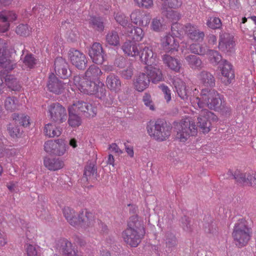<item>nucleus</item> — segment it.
I'll use <instances>...</instances> for the list:
<instances>
[{"mask_svg": "<svg viewBox=\"0 0 256 256\" xmlns=\"http://www.w3.org/2000/svg\"><path fill=\"white\" fill-rule=\"evenodd\" d=\"M106 84L111 92H118L121 90V80L120 78L114 74H110L107 76Z\"/></svg>", "mask_w": 256, "mask_h": 256, "instance_id": "5701e85b", "label": "nucleus"}, {"mask_svg": "<svg viewBox=\"0 0 256 256\" xmlns=\"http://www.w3.org/2000/svg\"><path fill=\"white\" fill-rule=\"evenodd\" d=\"M146 234L142 222L138 220V215L130 218L128 228L122 232L124 242L131 247H136L141 242Z\"/></svg>", "mask_w": 256, "mask_h": 256, "instance_id": "f257e3e1", "label": "nucleus"}, {"mask_svg": "<svg viewBox=\"0 0 256 256\" xmlns=\"http://www.w3.org/2000/svg\"><path fill=\"white\" fill-rule=\"evenodd\" d=\"M206 55L208 56L210 62L213 66H216L220 62L222 63L224 60L222 58V56L217 50L208 49Z\"/></svg>", "mask_w": 256, "mask_h": 256, "instance_id": "ea45409f", "label": "nucleus"}, {"mask_svg": "<svg viewBox=\"0 0 256 256\" xmlns=\"http://www.w3.org/2000/svg\"><path fill=\"white\" fill-rule=\"evenodd\" d=\"M26 252L28 256H38L36 247L32 244L28 245Z\"/></svg>", "mask_w": 256, "mask_h": 256, "instance_id": "774afa93", "label": "nucleus"}, {"mask_svg": "<svg viewBox=\"0 0 256 256\" xmlns=\"http://www.w3.org/2000/svg\"><path fill=\"white\" fill-rule=\"evenodd\" d=\"M64 84L53 74L49 76L47 84L48 90L56 94H62L64 88Z\"/></svg>", "mask_w": 256, "mask_h": 256, "instance_id": "aec40b11", "label": "nucleus"}, {"mask_svg": "<svg viewBox=\"0 0 256 256\" xmlns=\"http://www.w3.org/2000/svg\"><path fill=\"white\" fill-rule=\"evenodd\" d=\"M200 80L204 86L212 88L216 85V78L213 74L206 70H202L198 74Z\"/></svg>", "mask_w": 256, "mask_h": 256, "instance_id": "a878e982", "label": "nucleus"}, {"mask_svg": "<svg viewBox=\"0 0 256 256\" xmlns=\"http://www.w3.org/2000/svg\"><path fill=\"white\" fill-rule=\"evenodd\" d=\"M104 21L102 17L92 16L89 20V24L93 29L102 32L104 30Z\"/></svg>", "mask_w": 256, "mask_h": 256, "instance_id": "c9c22d12", "label": "nucleus"}, {"mask_svg": "<svg viewBox=\"0 0 256 256\" xmlns=\"http://www.w3.org/2000/svg\"><path fill=\"white\" fill-rule=\"evenodd\" d=\"M185 31L188 36L195 41L202 42L204 38V34L196 26L187 24L185 26Z\"/></svg>", "mask_w": 256, "mask_h": 256, "instance_id": "412c9836", "label": "nucleus"}, {"mask_svg": "<svg viewBox=\"0 0 256 256\" xmlns=\"http://www.w3.org/2000/svg\"><path fill=\"white\" fill-rule=\"evenodd\" d=\"M164 240L166 244V251L168 254L174 250L178 244V240L175 234L170 232L166 233Z\"/></svg>", "mask_w": 256, "mask_h": 256, "instance_id": "bb28decb", "label": "nucleus"}, {"mask_svg": "<svg viewBox=\"0 0 256 256\" xmlns=\"http://www.w3.org/2000/svg\"><path fill=\"white\" fill-rule=\"evenodd\" d=\"M223 66L222 68V74L225 80L224 82L226 85L230 84L232 80L234 79L235 76L232 66L228 61L224 60L222 63Z\"/></svg>", "mask_w": 256, "mask_h": 256, "instance_id": "4be33fe9", "label": "nucleus"}, {"mask_svg": "<svg viewBox=\"0 0 256 256\" xmlns=\"http://www.w3.org/2000/svg\"><path fill=\"white\" fill-rule=\"evenodd\" d=\"M76 112L86 117H94L97 112L96 107L86 102L78 100L68 107Z\"/></svg>", "mask_w": 256, "mask_h": 256, "instance_id": "9b49d317", "label": "nucleus"}, {"mask_svg": "<svg viewBox=\"0 0 256 256\" xmlns=\"http://www.w3.org/2000/svg\"><path fill=\"white\" fill-rule=\"evenodd\" d=\"M139 7L148 8L153 5V0H134Z\"/></svg>", "mask_w": 256, "mask_h": 256, "instance_id": "0e129e2a", "label": "nucleus"}, {"mask_svg": "<svg viewBox=\"0 0 256 256\" xmlns=\"http://www.w3.org/2000/svg\"><path fill=\"white\" fill-rule=\"evenodd\" d=\"M162 46L166 52H172L178 50L179 42L172 35L168 34L162 40Z\"/></svg>", "mask_w": 256, "mask_h": 256, "instance_id": "6ab92c4d", "label": "nucleus"}, {"mask_svg": "<svg viewBox=\"0 0 256 256\" xmlns=\"http://www.w3.org/2000/svg\"><path fill=\"white\" fill-rule=\"evenodd\" d=\"M24 63L30 68H32L36 64V59L32 54H28L25 56Z\"/></svg>", "mask_w": 256, "mask_h": 256, "instance_id": "052dcab7", "label": "nucleus"}, {"mask_svg": "<svg viewBox=\"0 0 256 256\" xmlns=\"http://www.w3.org/2000/svg\"><path fill=\"white\" fill-rule=\"evenodd\" d=\"M140 60L143 64L146 65V66L156 65L157 55L153 52L152 48L144 46L140 50Z\"/></svg>", "mask_w": 256, "mask_h": 256, "instance_id": "a211bd4d", "label": "nucleus"}, {"mask_svg": "<svg viewBox=\"0 0 256 256\" xmlns=\"http://www.w3.org/2000/svg\"><path fill=\"white\" fill-rule=\"evenodd\" d=\"M154 66H146V74L150 77V80H151L152 83H157L162 80L163 76L160 69Z\"/></svg>", "mask_w": 256, "mask_h": 256, "instance_id": "c756f323", "label": "nucleus"}, {"mask_svg": "<svg viewBox=\"0 0 256 256\" xmlns=\"http://www.w3.org/2000/svg\"><path fill=\"white\" fill-rule=\"evenodd\" d=\"M55 144L56 140L54 141L51 140L46 142L44 144V150L48 153L53 154Z\"/></svg>", "mask_w": 256, "mask_h": 256, "instance_id": "69168bd1", "label": "nucleus"}, {"mask_svg": "<svg viewBox=\"0 0 256 256\" xmlns=\"http://www.w3.org/2000/svg\"><path fill=\"white\" fill-rule=\"evenodd\" d=\"M158 88L162 90L164 96V98L167 103H168L172 100V92L170 88L164 84L158 86Z\"/></svg>", "mask_w": 256, "mask_h": 256, "instance_id": "864d4df0", "label": "nucleus"}, {"mask_svg": "<svg viewBox=\"0 0 256 256\" xmlns=\"http://www.w3.org/2000/svg\"><path fill=\"white\" fill-rule=\"evenodd\" d=\"M10 70H6V74L4 75V82L6 85L11 90L18 92L20 90L22 86L19 82L14 78L13 76L8 75V73Z\"/></svg>", "mask_w": 256, "mask_h": 256, "instance_id": "473e14b6", "label": "nucleus"}, {"mask_svg": "<svg viewBox=\"0 0 256 256\" xmlns=\"http://www.w3.org/2000/svg\"><path fill=\"white\" fill-rule=\"evenodd\" d=\"M162 22L160 18H154L152 22L151 28L156 32L162 31L164 29Z\"/></svg>", "mask_w": 256, "mask_h": 256, "instance_id": "6e6d98bb", "label": "nucleus"}, {"mask_svg": "<svg viewBox=\"0 0 256 256\" xmlns=\"http://www.w3.org/2000/svg\"><path fill=\"white\" fill-rule=\"evenodd\" d=\"M63 214L67 221L72 226H76L78 214H76L74 210L70 207H65L63 209Z\"/></svg>", "mask_w": 256, "mask_h": 256, "instance_id": "c03bdc74", "label": "nucleus"}, {"mask_svg": "<svg viewBox=\"0 0 256 256\" xmlns=\"http://www.w3.org/2000/svg\"><path fill=\"white\" fill-rule=\"evenodd\" d=\"M68 56L71 64L79 70H84L87 66L88 60L82 52L71 48L68 52Z\"/></svg>", "mask_w": 256, "mask_h": 256, "instance_id": "f8f14e48", "label": "nucleus"}, {"mask_svg": "<svg viewBox=\"0 0 256 256\" xmlns=\"http://www.w3.org/2000/svg\"><path fill=\"white\" fill-rule=\"evenodd\" d=\"M250 234V228L245 220L242 218L235 224L232 236L236 245L238 248H242L248 244L251 237Z\"/></svg>", "mask_w": 256, "mask_h": 256, "instance_id": "7ed1b4c3", "label": "nucleus"}, {"mask_svg": "<svg viewBox=\"0 0 256 256\" xmlns=\"http://www.w3.org/2000/svg\"><path fill=\"white\" fill-rule=\"evenodd\" d=\"M12 118L14 120L16 124L19 125L20 127H26L29 126L30 118L24 114L14 113L12 114Z\"/></svg>", "mask_w": 256, "mask_h": 256, "instance_id": "79ce46f5", "label": "nucleus"}, {"mask_svg": "<svg viewBox=\"0 0 256 256\" xmlns=\"http://www.w3.org/2000/svg\"><path fill=\"white\" fill-rule=\"evenodd\" d=\"M102 74L100 69L94 64H92L85 72L86 77L90 80H98Z\"/></svg>", "mask_w": 256, "mask_h": 256, "instance_id": "a19ab883", "label": "nucleus"}, {"mask_svg": "<svg viewBox=\"0 0 256 256\" xmlns=\"http://www.w3.org/2000/svg\"><path fill=\"white\" fill-rule=\"evenodd\" d=\"M185 59L192 70H200L204 68V64L201 58L196 55H188L186 56Z\"/></svg>", "mask_w": 256, "mask_h": 256, "instance_id": "72a5a7b5", "label": "nucleus"}, {"mask_svg": "<svg viewBox=\"0 0 256 256\" xmlns=\"http://www.w3.org/2000/svg\"><path fill=\"white\" fill-rule=\"evenodd\" d=\"M162 59L164 64L172 70L180 72L182 64L179 60L166 54L162 56Z\"/></svg>", "mask_w": 256, "mask_h": 256, "instance_id": "cd10ccee", "label": "nucleus"}, {"mask_svg": "<svg viewBox=\"0 0 256 256\" xmlns=\"http://www.w3.org/2000/svg\"><path fill=\"white\" fill-rule=\"evenodd\" d=\"M48 112L50 120L58 124L65 122L67 118L66 108L58 102H54L48 106Z\"/></svg>", "mask_w": 256, "mask_h": 256, "instance_id": "9d476101", "label": "nucleus"}, {"mask_svg": "<svg viewBox=\"0 0 256 256\" xmlns=\"http://www.w3.org/2000/svg\"><path fill=\"white\" fill-rule=\"evenodd\" d=\"M81 91L88 94H94L99 98H102L106 94V87L102 82L88 78L82 82Z\"/></svg>", "mask_w": 256, "mask_h": 256, "instance_id": "423d86ee", "label": "nucleus"}, {"mask_svg": "<svg viewBox=\"0 0 256 256\" xmlns=\"http://www.w3.org/2000/svg\"><path fill=\"white\" fill-rule=\"evenodd\" d=\"M7 130L10 136L14 138H20L23 133L22 127L16 124V123L8 124Z\"/></svg>", "mask_w": 256, "mask_h": 256, "instance_id": "37998d69", "label": "nucleus"}, {"mask_svg": "<svg viewBox=\"0 0 256 256\" xmlns=\"http://www.w3.org/2000/svg\"><path fill=\"white\" fill-rule=\"evenodd\" d=\"M174 87L178 96L186 102L191 100L185 84L182 82H175Z\"/></svg>", "mask_w": 256, "mask_h": 256, "instance_id": "f704fd0d", "label": "nucleus"}, {"mask_svg": "<svg viewBox=\"0 0 256 256\" xmlns=\"http://www.w3.org/2000/svg\"><path fill=\"white\" fill-rule=\"evenodd\" d=\"M234 36L229 32L222 30L219 34L218 48L226 54L231 55L235 52Z\"/></svg>", "mask_w": 256, "mask_h": 256, "instance_id": "1a4fd4ad", "label": "nucleus"}, {"mask_svg": "<svg viewBox=\"0 0 256 256\" xmlns=\"http://www.w3.org/2000/svg\"><path fill=\"white\" fill-rule=\"evenodd\" d=\"M88 56L94 63L102 64L105 60L106 54L102 44L96 42L93 43L89 48Z\"/></svg>", "mask_w": 256, "mask_h": 256, "instance_id": "4468645a", "label": "nucleus"}, {"mask_svg": "<svg viewBox=\"0 0 256 256\" xmlns=\"http://www.w3.org/2000/svg\"><path fill=\"white\" fill-rule=\"evenodd\" d=\"M57 248L59 249L64 256H82L81 252H78L72 242L66 238L59 240L56 244Z\"/></svg>", "mask_w": 256, "mask_h": 256, "instance_id": "2eb2a0df", "label": "nucleus"}, {"mask_svg": "<svg viewBox=\"0 0 256 256\" xmlns=\"http://www.w3.org/2000/svg\"><path fill=\"white\" fill-rule=\"evenodd\" d=\"M160 12L162 16L174 22H177L181 18V14L178 12L168 8L166 3H162L160 8Z\"/></svg>", "mask_w": 256, "mask_h": 256, "instance_id": "c85d7f7f", "label": "nucleus"}, {"mask_svg": "<svg viewBox=\"0 0 256 256\" xmlns=\"http://www.w3.org/2000/svg\"><path fill=\"white\" fill-rule=\"evenodd\" d=\"M163 3L166 4V6L170 8H177L180 7L182 4V0H167L164 2Z\"/></svg>", "mask_w": 256, "mask_h": 256, "instance_id": "680f3d73", "label": "nucleus"}, {"mask_svg": "<svg viewBox=\"0 0 256 256\" xmlns=\"http://www.w3.org/2000/svg\"><path fill=\"white\" fill-rule=\"evenodd\" d=\"M18 100L16 97L8 96L6 98L4 101L5 108L10 112L18 109Z\"/></svg>", "mask_w": 256, "mask_h": 256, "instance_id": "de8ad7c7", "label": "nucleus"}, {"mask_svg": "<svg viewBox=\"0 0 256 256\" xmlns=\"http://www.w3.org/2000/svg\"><path fill=\"white\" fill-rule=\"evenodd\" d=\"M134 23L139 26H147L150 22L151 16L150 14H144L138 16L136 14L132 13L130 15Z\"/></svg>", "mask_w": 256, "mask_h": 256, "instance_id": "e433bc0d", "label": "nucleus"}, {"mask_svg": "<svg viewBox=\"0 0 256 256\" xmlns=\"http://www.w3.org/2000/svg\"><path fill=\"white\" fill-rule=\"evenodd\" d=\"M68 124L72 128H77L81 125L82 120L80 114L68 108Z\"/></svg>", "mask_w": 256, "mask_h": 256, "instance_id": "4c0bfd02", "label": "nucleus"}, {"mask_svg": "<svg viewBox=\"0 0 256 256\" xmlns=\"http://www.w3.org/2000/svg\"><path fill=\"white\" fill-rule=\"evenodd\" d=\"M176 129V138L182 142H186L190 136L197 134V126L195 122L189 118L182 120Z\"/></svg>", "mask_w": 256, "mask_h": 256, "instance_id": "39448f33", "label": "nucleus"}, {"mask_svg": "<svg viewBox=\"0 0 256 256\" xmlns=\"http://www.w3.org/2000/svg\"><path fill=\"white\" fill-rule=\"evenodd\" d=\"M1 42H3V40L0 39V66L4 69L0 70V84H3L6 71L12 70L16 67V64L10 60L6 44Z\"/></svg>", "mask_w": 256, "mask_h": 256, "instance_id": "20e7f679", "label": "nucleus"}, {"mask_svg": "<svg viewBox=\"0 0 256 256\" xmlns=\"http://www.w3.org/2000/svg\"><path fill=\"white\" fill-rule=\"evenodd\" d=\"M206 24L209 28L213 30L219 29L222 25L221 20L217 17L210 18Z\"/></svg>", "mask_w": 256, "mask_h": 256, "instance_id": "603ef678", "label": "nucleus"}, {"mask_svg": "<svg viewBox=\"0 0 256 256\" xmlns=\"http://www.w3.org/2000/svg\"><path fill=\"white\" fill-rule=\"evenodd\" d=\"M234 180H235L238 183L246 185L247 184V176H246V174L242 173L238 170H235Z\"/></svg>", "mask_w": 256, "mask_h": 256, "instance_id": "4d7b16f0", "label": "nucleus"}, {"mask_svg": "<svg viewBox=\"0 0 256 256\" xmlns=\"http://www.w3.org/2000/svg\"><path fill=\"white\" fill-rule=\"evenodd\" d=\"M17 16L13 11L3 10L0 12V33L7 32L10 23L16 19Z\"/></svg>", "mask_w": 256, "mask_h": 256, "instance_id": "f3484780", "label": "nucleus"}, {"mask_svg": "<svg viewBox=\"0 0 256 256\" xmlns=\"http://www.w3.org/2000/svg\"><path fill=\"white\" fill-rule=\"evenodd\" d=\"M55 76L66 79L72 75L70 66L66 60L61 56L57 57L54 62Z\"/></svg>", "mask_w": 256, "mask_h": 256, "instance_id": "ddd939ff", "label": "nucleus"}, {"mask_svg": "<svg viewBox=\"0 0 256 256\" xmlns=\"http://www.w3.org/2000/svg\"><path fill=\"white\" fill-rule=\"evenodd\" d=\"M16 32L20 36H27L31 32V28L28 24H20L16 28Z\"/></svg>", "mask_w": 256, "mask_h": 256, "instance_id": "3c124183", "label": "nucleus"}, {"mask_svg": "<svg viewBox=\"0 0 256 256\" xmlns=\"http://www.w3.org/2000/svg\"><path fill=\"white\" fill-rule=\"evenodd\" d=\"M202 98L205 101L206 106L210 110L216 111L222 104L224 100L214 90L202 89L201 92Z\"/></svg>", "mask_w": 256, "mask_h": 256, "instance_id": "6e6552de", "label": "nucleus"}, {"mask_svg": "<svg viewBox=\"0 0 256 256\" xmlns=\"http://www.w3.org/2000/svg\"><path fill=\"white\" fill-rule=\"evenodd\" d=\"M106 41L111 46H117L120 44V38L118 32L112 30L106 35Z\"/></svg>", "mask_w": 256, "mask_h": 256, "instance_id": "09e8293b", "label": "nucleus"}, {"mask_svg": "<svg viewBox=\"0 0 256 256\" xmlns=\"http://www.w3.org/2000/svg\"><path fill=\"white\" fill-rule=\"evenodd\" d=\"M182 25L177 22H174L171 26L172 35L178 37L181 35L182 32Z\"/></svg>", "mask_w": 256, "mask_h": 256, "instance_id": "13d9d810", "label": "nucleus"}, {"mask_svg": "<svg viewBox=\"0 0 256 256\" xmlns=\"http://www.w3.org/2000/svg\"><path fill=\"white\" fill-rule=\"evenodd\" d=\"M114 19L116 22L124 28L128 26V18L125 16L122 13L118 12L116 14Z\"/></svg>", "mask_w": 256, "mask_h": 256, "instance_id": "5fc2aeb1", "label": "nucleus"}, {"mask_svg": "<svg viewBox=\"0 0 256 256\" xmlns=\"http://www.w3.org/2000/svg\"><path fill=\"white\" fill-rule=\"evenodd\" d=\"M44 166L50 170H57L63 168L64 162L58 158L46 157L44 160Z\"/></svg>", "mask_w": 256, "mask_h": 256, "instance_id": "7c9ffc66", "label": "nucleus"}, {"mask_svg": "<svg viewBox=\"0 0 256 256\" xmlns=\"http://www.w3.org/2000/svg\"><path fill=\"white\" fill-rule=\"evenodd\" d=\"M180 222L181 227L185 232L189 233L192 232V225L191 224V220L189 217L184 216L182 217Z\"/></svg>", "mask_w": 256, "mask_h": 256, "instance_id": "8fccbe9b", "label": "nucleus"}, {"mask_svg": "<svg viewBox=\"0 0 256 256\" xmlns=\"http://www.w3.org/2000/svg\"><path fill=\"white\" fill-rule=\"evenodd\" d=\"M76 221V226H80L86 228L94 224V216L92 213L88 212L86 210H82L78 214Z\"/></svg>", "mask_w": 256, "mask_h": 256, "instance_id": "dca6fc26", "label": "nucleus"}, {"mask_svg": "<svg viewBox=\"0 0 256 256\" xmlns=\"http://www.w3.org/2000/svg\"><path fill=\"white\" fill-rule=\"evenodd\" d=\"M150 83V77L144 72L140 73L134 81V86L136 90L142 92L148 88Z\"/></svg>", "mask_w": 256, "mask_h": 256, "instance_id": "b1692460", "label": "nucleus"}, {"mask_svg": "<svg viewBox=\"0 0 256 256\" xmlns=\"http://www.w3.org/2000/svg\"><path fill=\"white\" fill-rule=\"evenodd\" d=\"M142 100L144 102V104L150 108V109L152 110H154V106L153 104V102L151 98V96L150 94L146 93L143 96Z\"/></svg>", "mask_w": 256, "mask_h": 256, "instance_id": "e2e57ef3", "label": "nucleus"}, {"mask_svg": "<svg viewBox=\"0 0 256 256\" xmlns=\"http://www.w3.org/2000/svg\"><path fill=\"white\" fill-rule=\"evenodd\" d=\"M138 46V44L136 42L128 40L123 44L122 48L127 56H135L140 54Z\"/></svg>", "mask_w": 256, "mask_h": 256, "instance_id": "393cba45", "label": "nucleus"}, {"mask_svg": "<svg viewBox=\"0 0 256 256\" xmlns=\"http://www.w3.org/2000/svg\"><path fill=\"white\" fill-rule=\"evenodd\" d=\"M96 174L97 166L90 162L85 166L82 180L86 182L96 180Z\"/></svg>", "mask_w": 256, "mask_h": 256, "instance_id": "2f4dec72", "label": "nucleus"}, {"mask_svg": "<svg viewBox=\"0 0 256 256\" xmlns=\"http://www.w3.org/2000/svg\"><path fill=\"white\" fill-rule=\"evenodd\" d=\"M218 116L208 109H202L198 118L196 126L203 133H208L210 130L212 122H216Z\"/></svg>", "mask_w": 256, "mask_h": 256, "instance_id": "0eeeda50", "label": "nucleus"}, {"mask_svg": "<svg viewBox=\"0 0 256 256\" xmlns=\"http://www.w3.org/2000/svg\"><path fill=\"white\" fill-rule=\"evenodd\" d=\"M216 111L220 112L222 114L226 116L230 115L232 112V108L224 100L222 102V104L221 106H220Z\"/></svg>", "mask_w": 256, "mask_h": 256, "instance_id": "bf43d9fd", "label": "nucleus"}, {"mask_svg": "<svg viewBox=\"0 0 256 256\" xmlns=\"http://www.w3.org/2000/svg\"><path fill=\"white\" fill-rule=\"evenodd\" d=\"M133 70L132 68H128L121 71L120 74L122 78L126 80H130L133 75Z\"/></svg>", "mask_w": 256, "mask_h": 256, "instance_id": "338daca9", "label": "nucleus"}, {"mask_svg": "<svg viewBox=\"0 0 256 256\" xmlns=\"http://www.w3.org/2000/svg\"><path fill=\"white\" fill-rule=\"evenodd\" d=\"M128 34L134 42L140 41L144 36V32L142 28L138 26L129 28L128 30Z\"/></svg>", "mask_w": 256, "mask_h": 256, "instance_id": "58836bf2", "label": "nucleus"}, {"mask_svg": "<svg viewBox=\"0 0 256 256\" xmlns=\"http://www.w3.org/2000/svg\"><path fill=\"white\" fill-rule=\"evenodd\" d=\"M44 131L45 135L50 138L59 136L62 134L61 129L60 127H56V126L52 124H46Z\"/></svg>", "mask_w": 256, "mask_h": 256, "instance_id": "a18cd8bd", "label": "nucleus"}, {"mask_svg": "<svg viewBox=\"0 0 256 256\" xmlns=\"http://www.w3.org/2000/svg\"><path fill=\"white\" fill-rule=\"evenodd\" d=\"M68 148V146L64 140L62 139L56 140L53 154L58 156H62L66 152Z\"/></svg>", "mask_w": 256, "mask_h": 256, "instance_id": "49530a36", "label": "nucleus"}, {"mask_svg": "<svg viewBox=\"0 0 256 256\" xmlns=\"http://www.w3.org/2000/svg\"><path fill=\"white\" fill-rule=\"evenodd\" d=\"M147 131L150 137L158 142L166 140L170 135L172 126L164 119H158L154 124L148 125Z\"/></svg>", "mask_w": 256, "mask_h": 256, "instance_id": "f03ea898", "label": "nucleus"}]
</instances>
